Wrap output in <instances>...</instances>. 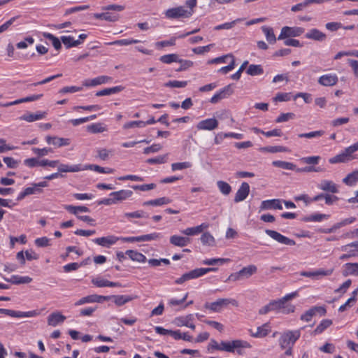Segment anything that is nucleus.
<instances>
[{"instance_id":"obj_26","label":"nucleus","mask_w":358,"mask_h":358,"mask_svg":"<svg viewBox=\"0 0 358 358\" xmlns=\"http://www.w3.org/2000/svg\"><path fill=\"white\" fill-rule=\"evenodd\" d=\"M191 241L189 237L173 235L170 237L171 244L178 247H185Z\"/></svg>"},{"instance_id":"obj_34","label":"nucleus","mask_w":358,"mask_h":358,"mask_svg":"<svg viewBox=\"0 0 358 358\" xmlns=\"http://www.w3.org/2000/svg\"><path fill=\"white\" fill-rule=\"evenodd\" d=\"M124 87L122 86H115L110 88H106L102 90L98 91L96 93V96H108L110 94L118 93L122 91Z\"/></svg>"},{"instance_id":"obj_58","label":"nucleus","mask_w":358,"mask_h":358,"mask_svg":"<svg viewBox=\"0 0 358 358\" xmlns=\"http://www.w3.org/2000/svg\"><path fill=\"white\" fill-rule=\"evenodd\" d=\"M328 215L325 214H314L308 217H305L303 220L305 222H320L323 218L327 217Z\"/></svg>"},{"instance_id":"obj_48","label":"nucleus","mask_w":358,"mask_h":358,"mask_svg":"<svg viewBox=\"0 0 358 358\" xmlns=\"http://www.w3.org/2000/svg\"><path fill=\"white\" fill-rule=\"evenodd\" d=\"M259 151L262 152H271V153H276V152H286L287 148L283 146H266L262 147L259 148Z\"/></svg>"},{"instance_id":"obj_9","label":"nucleus","mask_w":358,"mask_h":358,"mask_svg":"<svg viewBox=\"0 0 358 358\" xmlns=\"http://www.w3.org/2000/svg\"><path fill=\"white\" fill-rule=\"evenodd\" d=\"M298 296L297 292H294L290 294H286L285 296H283L281 299H279L278 300H273L269 302L272 311H280L281 308L282 307L284 301H289L292 300V299Z\"/></svg>"},{"instance_id":"obj_45","label":"nucleus","mask_w":358,"mask_h":358,"mask_svg":"<svg viewBox=\"0 0 358 358\" xmlns=\"http://www.w3.org/2000/svg\"><path fill=\"white\" fill-rule=\"evenodd\" d=\"M243 18H237L230 22H226L222 24H219L214 27V30L219 31L221 29H230L233 28L238 22L243 21Z\"/></svg>"},{"instance_id":"obj_8","label":"nucleus","mask_w":358,"mask_h":358,"mask_svg":"<svg viewBox=\"0 0 358 358\" xmlns=\"http://www.w3.org/2000/svg\"><path fill=\"white\" fill-rule=\"evenodd\" d=\"M265 233L271 238L281 244L290 246L294 245L296 244L295 241L282 235L281 234L276 231L271 229H266Z\"/></svg>"},{"instance_id":"obj_13","label":"nucleus","mask_w":358,"mask_h":358,"mask_svg":"<svg viewBox=\"0 0 358 358\" xmlns=\"http://www.w3.org/2000/svg\"><path fill=\"white\" fill-rule=\"evenodd\" d=\"M334 271L333 268L331 269H322L320 268L315 271H301L300 275L301 276L312 278L313 279H320L322 276H328L332 274Z\"/></svg>"},{"instance_id":"obj_51","label":"nucleus","mask_w":358,"mask_h":358,"mask_svg":"<svg viewBox=\"0 0 358 358\" xmlns=\"http://www.w3.org/2000/svg\"><path fill=\"white\" fill-rule=\"evenodd\" d=\"M217 185L219 190L224 195H228L230 194L231 191V187L227 182L222 180H219L217 182Z\"/></svg>"},{"instance_id":"obj_29","label":"nucleus","mask_w":358,"mask_h":358,"mask_svg":"<svg viewBox=\"0 0 358 358\" xmlns=\"http://www.w3.org/2000/svg\"><path fill=\"white\" fill-rule=\"evenodd\" d=\"M123 217L128 221L133 222V219L148 218L149 215L143 210H138L134 212L125 213Z\"/></svg>"},{"instance_id":"obj_2","label":"nucleus","mask_w":358,"mask_h":358,"mask_svg":"<svg viewBox=\"0 0 358 358\" xmlns=\"http://www.w3.org/2000/svg\"><path fill=\"white\" fill-rule=\"evenodd\" d=\"M301 336V330L287 331L283 333L279 338V345L282 349L293 347L295 342Z\"/></svg>"},{"instance_id":"obj_59","label":"nucleus","mask_w":358,"mask_h":358,"mask_svg":"<svg viewBox=\"0 0 358 358\" xmlns=\"http://www.w3.org/2000/svg\"><path fill=\"white\" fill-rule=\"evenodd\" d=\"M192 166V164L189 162H177V163H173L171 164V169L173 171H178V170H182L185 169L190 168Z\"/></svg>"},{"instance_id":"obj_25","label":"nucleus","mask_w":358,"mask_h":358,"mask_svg":"<svg viewBox=\"0 0 358 358\" xmlns=\"http://www.w3.org/2000/svg\"><path fill=\"white\" fill-rule=\"evenodd\" d=\"M282 201L280 199H270L263 201L261 203V208L264 210L267 209H278L282 210Z\"/></svg>"},{"instance_id":"obj_24","label":"nucleus","mask_w":358,"mask_h":358,"mask_svg":"<svg viewBox=\"0 0 358 358\" xmlns=\"http://www.w3.org/2000/svg\"><path fill=\"white\" fill-rule=\"evenodd\" d=\"M133 195V192L129 189H121L117 192H113L110 194V196L113 197L115 203L122 201L131 197Z\"/></svg>"},{"instance_id":"obj_17","label":"nucleus","mask_w":358,"mask_h":358,"mask_svg":"<svg viewBox=\"0 0 358 358\" xmlns=\"http://www.w3.org/2000/svg\"><path fill=\"white\" fill-rule=\"evenodd\" d=\"M120 240V237L113 235L96 238L93 240V242L102 247L109 248L110 245H114Z\"/></svg>"},{"instance_id":"obj_33","label":"nucleus","mask_w":358,"mask_h":358,"mask_svg":"<svg viewBox=\"0 0 358 358\" xmlns=\"http://www.w3.org/2000/svg\"><path fill=\"white\" fill-rule=\"evenodd\" d=\"M344 266L343 275H351L358 276V263H346Z\"/></svg>"},{"instance_id":"obj_32","label":"nucleus","mask_w":358,"mask_h":358,"mask_svg":"<svg viewBox=\"0 0 358 358\" xmlns=\"http://www.w3.org/2000/svg\"><path fill=\"white\" fill-rule=\"evenodd\" d=\"M94 17L99 20H104L108 22H116L119 19V15L105 12L101 13H94Z\"/></svg>"},{"instance_id":"obj_16","label":"nucleus","mask_w":358,"mask_h":358,"mask_svg":"<svg viewBox=\"0 0 358 358\" xmlns=\"http://www.w3.org/2000/svg\"><path fill=\"white\" fill-rule=\"evenodd\" d=\"M218 127V121L215 118H208L200 121L196 124L199 130H213Z\"/></svg>"},{"instance_id":"obj_14","label":"nucleus","mask_w":358,"mask_h":358,"mask_svg":"<svg viewBox=\"0 0 358 358\" xmlns=\"http://www.w3.org/2000/svg\"><path fill=\"white\" fill-rule=\"evenodd\" d=\"M112 77L108 76H100L93 79H87L83 81L85 87H94L96 85L106 84L112 82Z\"/></svg>"},{"instance_id":"obj_37","label":"nucleus","mask_w":358,"mask_h":358,"mask_svg":"<svg viewBox=\"0 0 358 358\" xmlns=\"http://www.w3.org/2000/svg\"><path fill=\"white\" fill-rule=\"evenodd\" d=\"M257 271V267L254 264H250L248 266L243 267L240 270L243 279L249 278L252 275L255 274Z\"/></svg>"},{"instance_id":"obj_11","label":"nucleus","mask_w":358,"mask_h":358,"mask_svg":"<svg viewBox=\"0 0 358 358\" xmlns=\"http://www.w3.org/2000/svg\"><path fill=\"white\" fill-rule=\"evenodd\" d=\"M234 93L233 85L230 84L223 87L218 92L215 94L210 99L212 103H216L220 100L225 99Z\"/></svg>"},{"instance_id":"obj_41","label":"nucleus","mask_w":358,"mask_h":358,"mask_svg":"<svg viewBox=\"0 0 358 358\" xmlns=\"http://www.w3.org/2000/svg\"><path fill=\"white\" fill-rule=\"evenodd\" d=\"M125 254L133 261L145 262L146 260V257L144 255L136 250H129L126 251Z\"/></svg>"},{"instance_id":"obj_35","label":"nucleus","mask_w":358,"mask_h":358,"mask_svg":"<svg viewBox=\"0 0 358 358\" xmlns=\"http://www.w3.org/2000/svg\"><path fill=\"white\" fill-rule=\"evenodd\" d=\"M64 208L68 212H69L71 214L75 215L77 217L79 216L78 215L79 213L90 212V209L87 207L84 206H72V205H65Z\"/></svg>"},{"instance_id":"obj_10","label":"nucleus","mask_w":358,"mask_h":358,"mask_svg":"<svg viewBox=\"0 0 358 358\" xmlns=\"http://www.w3.org/2000/svg\"><path fill=\"white\" fill-rule=\"evenodd\" d=\"M110 300V297L98 295V294H92L85 297L81 298L78 301L75 303L76 306H79L83 305L85 303H101L104 301Z\"/></svg>"},{"instance_id":"obj_31","label":"nucleus","mask_w":358,"mask_h":358,"mask_svg":"<svg viewBox=\"0 0 358 358\" xmlns=\"http://www.w3.org/2000/svg\"><path fill=\"white\" fill-rule=\"evenodd\" d=\"M7 282L15 285L28 284L32 281V278L29 276H20L17 275H12L10 278H5Z\"/></svg>"},{"instance_id":"obj_56","label":"nucleus","mask_w":358,"mask_h":358,"mask_svg":"<svg viewBox=\"0 0 358 358\" xmlns=\"http://www.w3.org/2000/svg\"><path fill=\"white\" fill-rule=\"evenodd\" d=\"M324 134V131L323 130H318V131H310L308 133L299 134L298 135V136L299 138H313L320 137Z\"/></svg>"},{"instance_id":"obj_54","label":"nucleus","mask_w":358,"mask_h":358,"mask_svg":"<svg viewBox=\"0 0 358 358\" xmlns=\"http://www.w3.org/2000/svg\"><path fill=\"white\" fill-rule=\"evenodd\" d=\"M177 62L180 63V66L176 69V71L180 72L182 71H185L189 68L192 67L194 64L193 62L191 60L182 59L179 58V61Z\"/></svg>"},{"instance_id":"obj_49","label":"nucleus","mask_w":358,"mask_h":358,"mask_svg":"<svg viewBox=\"0 0 358 358\" xmlns=\"http://www.w3.org/2000/svg\"><path fill=\"white\" fill-rule=\"evenodd\" d=\"M200 239L203 245L208 246H213L215 245V238L209 232L203 233Z\"/></svg>"},{"instance_id":"obj_4","label":"nucleus","mask_w":358,"mask_h":358,"mask_svg":"<svg viewBox=\"0 0 358 358\" xmlns=\"http://www.w3.org/2000/svg\"><path fill=\"white\" fill-rule=\"evenodd\" d=\"M228 305H232L235 307L238 306V302L231 298L218 299L216 301L212 303H206L205 308L213 312H220L223 308L227 307Z\"/></svg>"},{"instance_id":"obj_18","label":"nucleus","mask_w":358,"mask_h":358,"mask_svg":"<svg viewBox=\"0 0 358 358\" xmlns=\"http://www.w3.org/2000/svg\"><path fill=\"white\" fill-rule=\"evenodd\" d=\"M45 140L48 144L53 145L58 148L67 146L71 143V140L69 138H60L58 136H47L45 137Z\"/></svg>"},{"instance_id":"obj_40","label":"nucleus","mask_w":358,"mask_h":358,"mask_svg":"<svg viewBox=\"0 0 358 358\" xmlns=\"http://www.w3.org/2000/svg\"><path fill=\"white\" fill-rule=\"evenodd\" d=\"M194 315L189 314L186 316H181L175 318L174 322L178 327H187L191 321H194Z\"/></svg>"},{"instance_id":"obj_46","label":"nucleus","mask_w":358,"mask_h":358,"mask_svg":"<svg viewBox=\"0 0 358 358\" xmlns=\"http://www.w3.org/2000/svg\"><path fill=\"white\" fill-rule=\"evenodd\" d=\"M139 40L127 38V39H121L117 40L113 42L106 43V45H129L131 44H136L139 43Z\"/></svg>"},{"instance_id":"obj_60","label":"nucleus","mask_w":358,"mask_h":358,"mask_svg":"<svg viewBox=\"0 0 358 358\" xmlns=\"http://www.w3.org/2000/svg\"><path fill=\"white\" fill-rule=\"evenodd\" d=\"M167 155H161V156H158L157 157H155V158H150V159H148L146 160V162L148 164H164L166 162V160H167Z\"/></svg>"},{"instance_id":"obj_19","label":"nucleus","mask_w":358,"mask_h":358,"mask_svg":"<svg viewBox=\"0 0 358 358\" xmlns=\"http://www.w3.org/2000/svg\"><path fill=\"white\" fill-rule=\"evenodd\" d=\"M66 318V316L63 315L60 312L55 311L48 315L47 322L49 326L56 327L59 324H62Z\"/></svg>"},{"instance_id":"obj_39","label":"nucleus","mask_w":358,"mask_h":358,"mask_svg":"<svg viewBox=\"0 0 358 358\" xmlns=\"http://www.w3.org/2000/svg\"><path fill=\"white\" fill-rule=\"evenodd\" d=\"M269 333L268 324L267 323L259 327L256 332L250 331V335L255 338H264Z\"/></svg>"},{"instance_id":"obj_5","label":"nucleus","mask_w":358,"mask_h":358,"mask_svg":"<svg viewBox=\"0 0 358 358\" xmlns=\"http://www.w3.org/2000/svg\"><path fill=\"white\" fill-rule=\"evenodd\" d=\"M194 10H187L184 6L171 8L164 12L167 19L187 18L192 15Z\"/></svg>"},{"instance_id":"obj_30","label":"nucleus","mask_w":358,"mask_h":358,"mask_svg":"<svg viewBox=\"0 0 358 358\" xmlns=\"http://www.w3.org/2000/svg\"><path fill=\"white\" fill-rule=\"evenodd\" d=\"M59 173H68V172H78L83 170L80 164L69 165L64 164H59L57 167Z\"/></svg>"},{"instance_id":"obj_43","label":"nucleus","mask_w":358,"mask_h":358,"mask_svg":"<svg viewBox=\"0 0 358 358\" xmlns=\"http://www.w3.org/2000/svg\"><path fill=\"white\" fill-rule=\"evenodd\" d=\"M272 165L275 167H279L286 170H294L296 169V165L292 162H285V161H273L272 162Z\"/></svg>"},{"instance_id":"obj_3","label":"nucleus","mask_w":358,"mask_h":358,"mask_svg":"<svg viewBox=\"0 0 358 358\" xmlns=\"http://www.w3.org/2000/svg\"><path fill=\"white\" fill-rule=\"evenodd\" d=\"M251 348L252 345L248 341L237 339L230 342L225 341L224 351L231 353L236 352L238 355H243V349Z\"/></svg>"},{"instance_id":"obj_52","label":"nucleus","mask_w":358,"mask_h":358,"mask_svg":"<svg viewBox=\"0 0 358 358\" xmlns=\"http://www.w3.org/2000/svg\"><path fill=\"white\" fill-rule=\"evenodd\" d=\"M159 60L164 64H171L179 61V56L177 54H169L162 56Z\"/></svg>"},{"instance_id":"obj_44","label":"nucleus","mask_w":358,"mask_h":358,"mask_svg":"<svg viewBox=\"0 0 358 358\" xmlns=\"http://www.w3.org/2000/svg\"><path fill=\"white\" fill-rule=\"evenodd\" d=\"M332 324V321L329 319H325L321 321V322L317 326L313 331L314 334H320L322 333L326 329Z\"/></svg>"},{"instance_id":"obj_42","label":"nucleus","mask_w":358,"mask_h":358,"mask_svg":"<svg viewBox=\"0 0 358 358\" xmlns=\"http://www.w3.org/2000/svg\"><path fill=\"white\" fill-rule=\"evenodd\" d=\"M262 30L265 34L266 41L271 43L274 44L276 42V37L274 34L273 29L271 27L263 26Z\"/></svg>"},{"instance_id":"obj_27","label":"nucleus","mask_w":358,"mask_h":358,"mask_svg":"<svg viewBox=\"0 0 358 358\" xmlns=\"http://www.w3.org/2000/svg\"><path fill=\"white\" fill-rule=\"evenodd\" d=\"M108 296L110 297V299H113L114 303L117 306H123L125 303L137 298V296H127V295H111V296Z\"/></svg>"},{"instance_id":"obj_15","label":"nucleus","mask_w":358,"mask_h":358,"mask_svg":"<svg viewBox=\"0 0 358 358\" xmlns=\"http://www.w3.org/2000/svg\"><path fill=\"white\" fill-rule=\"evenodd\" d=\"M250 193V185L248 182H243L241 183L239 189L236 192L234 196V201L236 203L241 202L245 200Z\"/></svg>"},{"instance_id":"obj_38","label":"nucleus","mask_w":358,"mask_h":358,"mask_svg":"<svg viewBox=\"0 0 358 358\" xmlns=\"http://www.w3.org/2000/svg\"><path fill=\"white\" fill-rule=\"evenodd\" d=\"M61 41L66 48L76 47L82 43L80 40H74L71 36H63L61 37Z\"/></svg>"},{"instance_id":"obj_47","label":"nucleus","mask_w":358,"mask_h":358,"mask_svg":"<svg viewBox=\"0 0 358 358\" xmlns=\"http://www.w3.org/2000/svg\"><path fill=\"white\" fill-rule=\"evenodd\" d=\"M343 182L347 185L352 186L358 181V171L349 173L343 180Z\"/></svg>"},{"instance_id":"obj_7","label":"nucleus","mask_w":358,"mask_h":358,"mask_svg":"<svg viewBox=\"0 0 358 358\" xmlns=\"http://www.w3.org/2000/svg\"><path fill=\"white\" fill-rule=\"evenodd\" d=\"M0 314H5L13 317H32L40 315V311L34 310L27 312L15 311L9 309L0 308Z\"/></svg>"},{"instance_id":"obj_23","label":"nucleus","mask_w":358,"mask_h":358,"mask_svg":"<svg viewBox=\"0 0 358 358\" xmlns=\"http://www.w3.org/2000/svg\"><path fill=\"white\" fill-rule=\"evenodd\" d=\"M92 283L97 287H122V285L118 282H111L100 277L93 278L92 280Z\"/></svg>"},{"instance_id":"obj_64","label":"nucleus","mask_w":358,"mask_h":358,"mask_svg":"<svg viewBox=\"0 0 358 358\" xmlns=\"http://www.w3.org/2000/svg\"><path fill=\"white\" fill-rule=\"evenodd\" d=\"M348 64L351 67L355 77L358 78V60L348 59Z\"/></svg>"},{"instance_id":"obj_12","label":"nucleus","mask_w":358,"mask_h":358,"mask_svg":"<svg viewBox=\"0 0 358 358\" xmlns=\"http://www.w3.org/2000/svg\"><path fill=\"white\" fill-rule=\"evenodd\" d=\"M202 275L203 274L201 268H195L184 273L180 278H177L175 280V283L177 285H181L187 280L195 279Z\"/></svg>"},{"instance_id":"obj_63","label":"nucleus","mask_w":358,"mask_h":358,"mask_svg":"<svg viewBox=\"0 0 358 358\" xmlns=\"http://www.w3.org/2000/svg\"><path fill=\"white\" fill-rule=\"evenodd\" d=\"M85 264H86V263H85V262H83L81 264H78L77 262H73V263H70V264H66L65 266H64L63 268L65 272L68 273V272H71L72 271H76V270L78 269L81 266H83Z\"/></svg>"},{"instance_id":"obj_22","label":"nucleus","mask_w":358,"mask_h":358,"mask_svg":"<svg viewBox=\"0 0 358 358\" xmlns=\"http://www.w3.org/2000/svg\"><path fill=\"white\" fill-rule=\"evenodd\" d=\"M338 80V78L336 74H326L319 78L318 83L321 85L329 87L335 85Z\"/></svg>"},{"instance_id":"obj_53","label":"nucleus","mask_w":358,"mask_h":358,"mask_svg":"<svg viewBox=\"0 0 358 358\" xmlns=\"http://www.w3.org/2000/svg\"><path fill=\"white\" fill-rule=\"evenodd\" d=\"M246 73L250 76H257L263 73V69L260 65L251 64L248 68Z\"/></svg>"},{"instance_id":"obj_21","label":"nucleus","mask_w":358,"mask_h":358,"mask_svg":"<svg viewBox=\"0 0 358 358\" xmlns=\"http://www.w3.org/2000/svg\"><path fill=\"white\" fill-rule=\"evenodd\" d=\"M305 37L308 39L322 42L327 38V35L317 29H311L306 34Z\"/></svg>"},{"instance_id":"obj_36","label":"nucleus","mask_w":358,"mask_h":358,"mask_svg":"<svg viewBox=\"0 0 358 358\" xmlns=\"http://www.w3.org/2000/svg\"><path fill=\"white\" fill-rule=\"evenodd\" d=\"M171 202V200L168 197H161L153 200L145 201L143 206H159L166 204H169Z\"/></svg>"},{"instance_id":"obj_57","label":"nucleus","mask_w":358,"mask_h":358,"mask_svg":"<svg viewBox=\"0 0 358 358\" xmlns=\"http://www.w3.org/2000/svg\"><path fill=\"white\" fill-rule=\"evenodd\" d=\"M187 85V81H179V80H170L164 83L165 87H177L182 88L185 87Z\"/></svg>"},{"instance_id":"obj_1","label":"nucleus","mask_w":358,"mask_h":358,"mask_svg":"<svg viewBox=\"0 0 358 358\" xmlns=\"http://www.w3.org/2000/svg\"><path fill=\"white\" fill-rule=\"evenodd\" d=\"M357 151H358V142H356L353 145L346 148L340 154L330 158L329 162L330 164L348 162L354 159H356L354 153Z\"/></svg>"},{"instance_id":"obj_55","label":"nucleus","mask_w":358,"mask_h":358,"mask_svg":"<svg viewBox=\"0 0 358 358\" xmlns=\"http://www.w3.org/2000/svg\"><path fill=\"white\" fill-rule=\"evenodd\" d=\"M87 131L93 134L101 133L106 131V128L101 123H95L87 126Z\"/></svg>"},{"instance_id":"obj_20","label":"nucleus","mask_w":358,"mask_h":358,"mask_svg":"<svg viewBox=\"0 0 358 358\" xmlns=\"http://www.w3.org/2000/svg\"><path fill=\"white\" fill-rule=\"evenodd\" d=\"M47 113L45 111H38L36 113H26L20 117V120L28 122H33L42 120L46 117Z\"/></svg>"},{"instance_id":"obj_61","label":"nucleus","mask_w":358,"mask_h":358,"mask_svg":"<svg viewBox=\"0 0 358 358\" xmlns=\"http://www.w3.org/2000/svg\"><path fill=\"white\" fill-rule=\"evenodd\" d=\"M134 127H140V128L145 127L144 121H141V120L131 121V122H126L123 125V129H128L134 128Z\"/></svg>"},{"instance_id":"obj_62","label":"nucleus","mask_w":358,"mask_h":358,"mask_svg":"<svg viewBox=\"0 0 358 358\" xmlns=\"http://www.w3.org/2000/svg\"><path fill=\"white\" fill-rule=\"evenodd\" d=\"M161 237V235L159 233H152L150 234H145L140 236V242L141 241H151L154 240H157Z\"/></svg>"},{"instance_id":"obj_28","label":"nucleus","mask_w":358,"mask_h":358,"mask_svg":"<svg viewBox=\"0 0 358 358\" xmlns=\"http://www.w3.org/2000/svg\"><path fill=\"white\" fill-rule=\"evenodd\" d=\"M318 187L323 191L329 192L333 194L338 192L337 185L331 180H322Z\"/></svg>"},{"instance_id":"obj_6","label":"nucleus","mask_w":358,"mask_h":358,"mask_svg":"<svg viewBox=\"0 0 358 358\" xmlns=\"http://www.w3.org/2000/svg\"><path fill=\"white\" fill-rule=\"evenodd\" d=\"M305 29L303 27L285 26L281 29V32L278 39L282 40L287 38L298 37L302 35Z\"/></svg>"},{"instance_id":"obj_50","label":"nucleus","mask_w":358,"mask_h":358,"mask_svg":"<svg viewBox=\"0 0 358 358\" xmlns=\"http://www.w3.org/2000/svg\"><path fill=\"white\" fill-rule=\"evenodd\" d=\"M43 35L45 38L52 41V45L57 50L61 49L62 44L60 40L58 38L50 33H43Z\"/></svg>"}]
</instances>
